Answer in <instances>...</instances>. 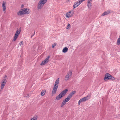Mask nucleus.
Returning a JSON list of instances; mask_svg holds the SVG:
<instances>
[{
  "label": "nucleus",
  "instance_id": "nucleus-1",
  "mask_svg": "<svg viewBox=\"0 0 120 120\" xmlns=\"http://www.w3.org/2000/svg\"><path fill=\"white\" fill-rule=\"evenodd\" d=\"M30 12V10L29 9L24 8L20 10L18 12V15L21 16L25 14H29Z\"/></svg>",
  "mask_w": 120,
  "mask_h": 120
},
{
  "label": "nucleus",
  "instance_id": "nucleus-2",
  "mask_svg": "<svg viewBox=\"0 0 120 120\" xmlns=\"http://www.w3.org/2000/svg\"><path fill=\"white\" fill-rule=\"evenodd\" d=\"M68 90L67 89H66L61 92L59 95L56 97V100H58L61 99L67 92Z\"/></svg>",
  "mask_w": 120,
  "mask_h": 120
},
{
  "label": "nucleus",
  "instance_id": "nucleus-3",
  "mask_svg": "<svg viewBox=\"0 0 120 120\" xmlns=\"http://www.w3.org/2000/svg\"><path fill=\"white\" fill-rule=\"evenodd\" d=\"M47 0H40L37 6L38 9H40L42 8L45 4L47 2Z\"/></svg>",
  "mask_w": 120,
  "mask_h": 120
},
{
  "label": "nucleus",
  "instance_id": "nucleus-4",
  "mask_svg": "<svg viewBox=\"0 0 120 120\" xmlns=\"http://www.w3.org/2000/svg\"><path fill=\"white\" fill-rule=\"evenodd\" d=\"M8 79L7 76L5 75L4 79L2 80L1 85V89H3L5 86Z\"/></svg>",
  "mask_w": 120,
  "mask_h": 120
},
{
  "label": "nucleus",
  "instance_id": "nucleus-5",
  "mask_svg": "<svg viewBox=\"0 0 120 120\" xmlns=\"http://www.w3.org/2000/svg\"><path fill=\"white\" fill-rule=\"evenodd\" d=\"M21 30V29L20 28L19 29H18L16 31L13 39L14 41H15L16 40L18 37V36L20 34Z\"/></svg>",
  "mask_w": 120,
  "mask_h": 120
},
{
  "label": "nucleus",
  "instance_id": "nucleus-6",
  "mask_svg": "<svg viewBox=\"0 0 120 120\" xmlns=\"http://www.w3.org/2000/svg\"><path fill=\"white\" fill-rule=\"evenodd\" d=\"M114 79V78L112 77L111 75L109 73L106 74L105 76V77L104 79V80L105 81L109 79Z\"/></svg>",
  "mask_w": 120,
  "mask_h": 120
},
{
  "label": "nucleus",
  "instance_id": "nucleus-7",
  "mask_svg": "<svg viewBox=\"0 0 120 120\" xmlns=\"http://www.w3.org/2000/svg\"><path fill=\"white\" fill-rule=\"evenodd\" d=\"M72 72L71 71H69L65 77L64 79L65 80H67L70 78L72 75Z\"/></svg>",
  "mask_w": 120,
  "mask_h": 120
},
{
  "label": "nucleus",
  "instance_id": "nucleus-8",
  "mask_svg": "<svg viewBox=\"0 0 120 120\" xmlns=\"http://www.w3.org/2000/svg\"><path fill=\"white\" fill-rule=\"evenodd\" d=\"M50 57V56H48L47 58L41 63V65H43L48 63L49 61V59Z\"/></svg>",
  "mask_w": 120,
  "mask_h": 120
},
{
  "label": "nucleus",
  "instance_id": "nucleus-9",
  "mask_svg": "<svg viewBox=\"0 0 120 120\" xmlns=\"http://www.w3.org/2000/svg\"><path fill=\"white\" fill-rule=\"evenodd\" d=\"M90 95L89 94L86 97L82 98L83 101H85L89 100L90 98Z\"/></svg>",
  "mask_w": 120,
  "mask_h": 120
},
{
  "label": "nucleus",
  "instance_id": "nucleus-10",
  "mask_svg": "<svg viewBox=\"0 0 120 120\" xmlns=\"http://www.w3.org/2000/svg\"><path fill=\"white\" fill-rule=\"evenodd\" d=\"M73 13L71 11H70L67 13L66 16L68 18L70 17L73 16Z\"/></svg>",
  "mask_w": 120,
  "mask_h": 120
},
{
  "label": "nucleus",
  "instance_id": "nucleus-11",
  "mask_svg": "<svg viewBox=\"0 0 120 120\" xmlns=\"http://www.w3.org/2000/svg\"><path fill=\"white\" fill-rule=\"evenodd\" d=\"M93 0H88L87 6L88 8H89L90 9L91 8L92 6L91 2Z\"/></svg>",
  "mask_w": 120,
  "mask_h": 120
},
{
  "label": "nucleus",
  "instance_id": "nucleus-12",
  "mask_svg": "<svg viewBox=\"0 0 120 120\" xmlns=\"http://www.w3.org/2000/svg\"><path fill=\"white\" fill-rule=\"evenodd\" d=\"M58 88V87H55V86H54L53 88L52 93V95H53L56 94Z\"/></svg>",
  "mask_w": 120,
  "mask_h": 120
},
{
  "label": "nucleus",
  "instance_id": "nucleus-13",
  "mask_svg": "<svg viewBox=\"0 0 120 120\" xmlns=\"http://www.w3.org/2000/svg\"><path fill=\"white\" fill-rule=\"evenodd\" d=\"M6 2L5 1H4L2 3L3 7V11H5L6 9Z\"/></svg>",
  "mask_w": 120,
  "mask_h": 120
},
{
  "label": "nucleus",
  "instance_id": "nucleus-14",
  "mask_svg": "<svg viewBox=\"0 0 120 120\" xmlns=\"http://www.w3.org/2000/svg\"><path fill=\"white\" fill-rule=\"evenodd\" d=\"M59 78L57 79H56L54 85V86L55 87H58V84L59 82Z\"/></svg>",
  "mask_w": 120,
  "mask_h": 120
},
{
  "label": "nucleus",
  "instance_id": "nucleus-15",
  "mask_svg": "<svg viewBox=\"0 0 120 120\" xmlns=\"http://www.w3.org/2000/svg\"><path fill=\"white\" fill-rule=\"evenodd\" d=\"M110 13V11L109 10H108L105 12L103 13L101 15V16H103L109 14Z\"/></svg>",
  "mask_w": 120,
  "mask_h": 120
},
{
  "label": "nucleus",
  "instance_id": "nucleus-16",
  "mask_svg": "<svg viewBox=\"0 0 120 120\" xmlns=\"http://www.w3.org/2000/svg\"><path fill=\"white\" fill-rule=\"evenodd\" d=\"M80 4H79V2H78L77 1L76 2H75L73 5V7L74 8L77 7Z\"/></svg>",
  "mask_w": 120,
  "mask_h": 120
},
{
  "label": "nucleus",
  "instance_id": "nucleus-17",
  "mask_svg": "<svg viewBox=\"0 0 120 120\" xmlns=\"http://www.w3.org/2000/svg\"><path fill=\"white\" fill-rule=\"evenodd\" d=\"M76 93V91H74L72 92L68 96V97H69V98H70L72 96V95L75 94Z\"/></svg>",
  "mask_w": 120,
  "mask_h": 120
},
{
  "label": "nucleus",
  "instance_id": "nucleus-18",
  "mask_svg": "<svg viewBox=\"0 0 120 120\" xmlns=\"http://www.w3.org/2000/svg\"><path fill=\"white\" fill-rule=\"evenodd\" d=\"M68 50V48L66 47H65L63 48V49L62 50V52L64 53H65L67 52Z\"/></svg>",
  "mask_w": 120,
  "mask_h": 120
},
{
  "label": "nucleus",
  "instance_id": "nucleus-19",
  "mask_svg": "<svg viewBox=\"0 0 120 120\" xmlns=\"http://www.w3.org/2000/svg\"><path fill=\"white\" fill-rule=\"evenodd\" d=\"M117 44L118 45L120 44V36H119V38L117 39Z\"/></svg>",
  "mask_w": 120,
  "mask_h": 120
},
{
  "label": "nucleus",
  "instance_id": "nucleus-20",
  "mask_svg": "<svg viewBox=\"0 0 120 120\" xmlns=\"http://www.w3.org/2000/svg\"><path fill=\"white\" fill-rule=\"evenodd\" d=\"M45 90H42L41 93V96H44L45 94Z\"/></svg>",
  "mask_w": 120,
  "mask_h": 120
},
{
  "label": "nucleus",
  "instance_id": "nucleus-21",
  "mask_svg": "<svg viewBox=\"0 0 120 120\" xmlns=\"http://www.w3.org/2000/svg\"><path fill=\"white\" fill-rule=\"evenodd\" d=\"M66 102L64 100L62 102L61 105V107H63L66 103Z\"/></svg>",
  "mask_w": 120,
  "mask_h": 120
},
{
  "label": "nucleus",
  "instance_id": "nucleus-22",
  "mask_svg": "<svg viewBox=\"0 0 120 120\" xmlns=\"http://www.w3.org/2000/svg\"><path fill=\"white\" fill-rule=\"evenodd\" d=\"M37 116H35L31 118L30 120H37Z\"/></svg>",
  "mask_w": 120,
  "mask_h": 120
},
{
  "label": "nucleus",
  "instance_id": "nucleus-23",
  "mask_svg": "<svg viewBox=\"0 0 120 120\" xmlns=\"http://www.w3.org/2000/svg\"><path fill=\"white\" fill-rule=\"evenodd\" d=\"M70 99V98H69V97H68L67 98H65L64 100L66 102L69 100Z\"/></svg>",
  "mask_w": 120,
  "mask_h": 120
},
{
  "label": "nucleus",
  "instance_id": "nucleus-24",
  "mask_svg": "<svg viewBox=\"0 0 120 120\" xmlns=\"http://www.w3.org/2000/svg\"><path fill=\"white\" fill-rule=\"evenodd\" d=\"M70 25L69 24H68L66 28L67 29H70Z\"/></svg>",
  "mask_w": 120,
  "mask_h": 120
},
{
  "label": "nucleus",
  "instance_id": "nucleus-25",
  "mask_svg": "<svg viewBox=\"0 0 120 120\" xmlns=\"http://www.w3.org/2000/svg\"><path fill=\"white\" fill-rule=\"evenodd\" d=\"M82 102H83L82 99H80L79 101L78 102V104L79 105L80 104V103Z\"/></svg>",
  "mask_w": 120,
  "mask_h": 120
},
{
  "label": "nucleus",
  "instance_id": "nucleus-26",
  "mask_svg": "<svg viewBox=\"0 0 120 120\" xmlns=\"http://www.w3.org/2000/svg\"><path fill=\"white\" fill-rule=\"evenodd\" d=\"M23 44V41H21L19 43V45H22Z\"/></svg>",
  "mask_w": 120,
  "mask_h": 120
},
{
  "label": "nucleus",
  "instance_id": "nucleus-27",
  "mask_svg": "<svg viewBox=\"0 0 120 120\" xmlns=\"http://www.w3.org/2000/svg\"><path fill=\"white\" fill-rule=\"evenodd\" d=\"M56 43H54L52 45V48H54L56 45Z\"/></svg>",
  "mask_w": 120,
  "mask_h": 120
},
{
  "label": "nucleus",
  "instance_id": "nucleus-28",
  "mask_svg": "<svg viewBox=\"0 0 120 120\" xmlns=\"http://www.w3.org/2000/svg\"><path fill=\"white\" fill-rule=\"evenodd\" d=\"M85 0H79V2L80 4L82 3V2L85 1Z\"/></svg>",
  "mask_w": 120,
  "mask_h": 120
},
{
  "label": "nucleus",
  "instance_id": "nucleus-29",
  "mask_svg": "<svg viewBox=\"0 0 120 120\" xmlns=\"http://www.w3.org/2000/svg\"><path fill=\"white\" fill-rule=\"evenodd\" d=\"M26 97L29 98L30 97V95L29 94H27L26 96Z\"/></svg>",
  "mask_w": 120,
  "mask_h": 120
},
{
  "label": "nucleus",
  "instance_id": "nucleus-30",
  "mask_svg": "<svg viewBox=\"0 0 120 120\" xmlns=\"http://www.w3.org/2000/svg\"><path fill=\"white\" fill-rule=\"evenodd\" d=\"M23 6H24L23 5H22V6H21V7L22 8H23Z\"/></svg>",
  "mask_w": 120,
  "mask_h": 120
},
{
  "label": "nucleus",
  "instance_id": "nucleus-31",
  "mask_svg": "<svg viewBox=\"0 0 120 120\" xmlns=\"http://www.w3.org/2000/svg\"><path fill=\"white\" fill-rule=\"evenodd\" d=\"M35 34V32H34V33L33 35H34Z\"/></svg>",
  "mask_w": 120,
  "mask_h": 120
},
{
  "label": "nucleus",
  "instance_id": "nucleus-32",
  "mask_svg": "<svg viewBox=\"0 0 120 120\" xmlns=\"http://www.w3.org/2000/svg\"><path fill=\"white\" fill-rule=\"evenodd\" d=\"M32 36H31V38L32 37Z\"/></svg>",
  "mask_w": 120,
  "mask_h": 120
}]
</instances>
